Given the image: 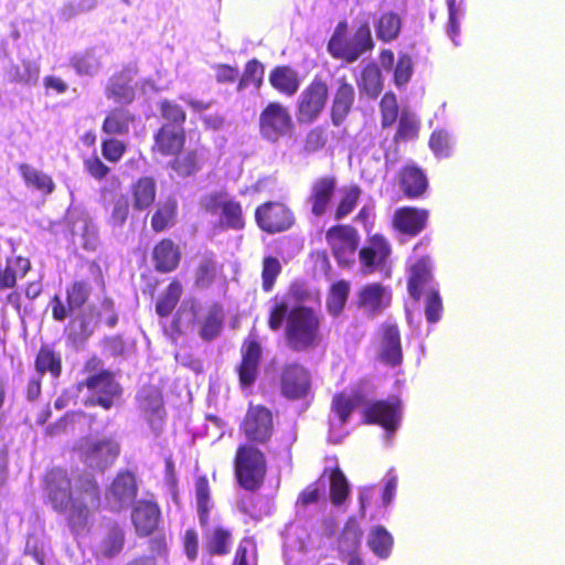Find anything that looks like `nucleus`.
<instances>
[{
  "instance_id": "nucleus-1",
  "label": "nucleus",
  "mask_w": 565,
  "mask_h": 565,
  "mask_svg": "<svg viewBox=\"0 0 565 565\" xmlns=\"http://www.w3.org/2000/svg\"><path fill=\"white\" fill-rule=\"evenodd\" d=\"M43 482L46 503L65 515L72 532L83 531L92 516V507L100 501V487L95 477L89 473L71 477L66 470L53 468L46 471Z\"/></svg>"
},
{
  "instance_id": "nucleus-2",
  "label": "nucleus",
  "mask_w": 565,
  "mask_h": 565,
  "mask_svg": "<svg viewBox=\"0 0 565 565\" xmlns=\"http://www.w3.org/2000/svg\"><path fill=\"white\" fill-rule=\"evenodd\" d=\"M267 326L270 331L284 330L286 347L295 353L315 350L323 341L322 316L312 307L295 306L277 296L268 309Z\"/></svg>"
},
{
  "instance_id": "nucleus-3",
  "label": "nucleus",
  "mask_w": 565,
  "mask_h": 565,
  "mask_svg": "<svg viewBox=\"0 0 565 565\" xmlns=\"http://www.w3.org/2000/svg\"><path fill=\"white\" fill-rule=\"evenodd\" d=\"M83 372L88 375L77 387L86 388L92 394L84 404L109 411L122 395V387L116 381L114 372L103 369V361L96 355L86 360Z\"/></svg>"
},
{
  "instance_id": "nucleus-4",
  "label": "nucleus",
  "mask_w": 565,
  "mask_h": 565,
  "mask_svg": "<svg viewBox=\"0 0 565 565\" xmlns=\"http://www.w3.org/2000/svg\"><path fill=\"white\" fill-rule=\"evenodd\" d=\"M371 28L367 22L361 23L352 35L349 34L347 20L338 22L331 38L328 41V53L335 60L351 64L363 54L374 49Z\"/></svg>"
},
{
  "instance_id": "nucleus-5",
  "label": "nucleus",
  "mask_w": 565,
  "mask_h": 565,
  "mask_svg": "<svg viewBox=\"0 0 565 565\" xmlns=\"http://www.w3.org/2000/svg\"><path fill=\"white\" fill-rule=\"evenodd\" d=\"M233 469L237 484L248 492H256L266 480V455L255 445L239 444L233 458Z\"/></svg>"
},
{
  "instance_id": "nucleus-6",
  "label": "nucleus",
  "mask_w": 565,
  "mask_h": 565,
  "mask_svg": "<svg viewBox=\"0 0 565 565\" xmlns=\"http://www.w3.org/2000/svg\"><path fill=\"white\" fill-rule=\"evenodd\" d=\"M201 206L206 213L218 216L217 225L222 230L243 231L246 226L242 203L225 191L204 195Z\"/></svg>"
},
{
  "instance_id": "nucleus-7",
  "label": "nucleus",
  "mask_w": 565,
  "mask_h": 565,
  "mask_svg": "<svg viewBox=\"0 0 565 565\" xmlns=\"http://www.w3.org/2000/svg\"><path fill=\"white\" fill-rule=\"evenodd\" d=\"M295 122L287 106L278 100L266 104L259 113L258 131L263 140L277 143L294 132Z\"/></svg>"
},
{
  "instance_id": "nucleus-8",
  "label": "nucleus",
  "mask_w": 565,
  "mask_h": 565,
  "mask_svg": "<svg viewBox=\"0 0 565 565\" xmlns=\"http://www.w3.org/2000/svg\"><path fill=\"white\" fill-rule=\"evenodd\" d=\"M239 431L246 439L244 444L266 447L275 431L273 412L264 405L249 403L239 424Z\"/></svg>"
},
{
  "instance_id": "nucleus-9",
  "label": "nucleus",
  "mask_w": 565,
  "mask_h": 565,
  "mask_svg": "<svg viewBox=\"0 0 565 565\" xmlns=\"http://www.w3.org/2000/svg\"><path fill=\"white\" fill-rule=\"evenodd\" d=\"M254 217L259 231L269 235L288 232L296 224L294 210L280 200H268L258 204Z\"/></svg>"
},
{
  "instance_id": "nucleus-10",
  "label": "nucleus",
  "mask_w": 565,
  "mask_h": 565,
  "mask_svg": "<svg viewBox=\"0 0 565 565\" xmlns=\"http://www.w3.org/2000/svg\"><path fill=\"white\" fill-rule=\"evenodd\" d=\"M329 99V86L319 76L302 89L296 105L297 120L301 125L315 122L323 113Z\"/></svg>"
},
{
  "instance_id": "nucleus-11",
  "label": "nucleus",
  "mask_w": 565,
  "mask_h": 565,
  "mask_svg": "<svg viewBox=\"0 0 565 565\" xmlns=\"http://www.w3.org/2000/svg\"><path fill=\"white\" fill-rule=\"evenodd\" d=\"M332 256L341 267H351L360 243L358 231L349 224H335L326 232Z\"/></svg>"
},
{
  "instance_id": "nucleus-12",
  "label": "nucleus",
  "mask_w": 565,
  "mask_h": 565,
  "mask_svg": "<svg viewBox=\"0 0 565 565\" xmlns=\"http://www.w3.org/2000/svg\"><path fill=\"white\" fill-rule=\"evenodd\" d=\"M403 414V403L396 395L386 399H377L369 403L363 412V423L369 425H379L386 431L392 433L401 424Z\"/></svg>"
},
{
  "instance_id": "nucleus-13",
  "label": "nucleus",
  "mask_w": 565,
  "mask_h": 565,
  "mask_svg": "<svg viewBox=\"0 0 565 565\" xmlns=\"http://www.w3.org/2000/svg\"><path fill=\"white\" fill-rule=\"evenodd\" d=\"M81 460L92 470L105 471L120 454V445L111 439H86L78 446Z\"/></svg>"
},
{
  "instance_id": "nucleus-14",
  "label": "nucleus",
  "mask_w": 565,
  "mask_h": 565,
  "mask_svg": "<svg viewBox=\"0 0 565 565\" xmlns=\"http://www.w3.org/2000/svg\"><path fill=\"white\" fill-rule=\"evenodd\" d=\"M338 192V178L334 174H322L312 180L306 203L311 215L321 217L326 215L333 205Z\"/></svg>"
},
{
  "instance_id": "nucleus-15",
  "label": "nucleus",
  "mask_w": 565,
  "mask_h": 565,
  "mask_svg": "<svg viewBox=\"0 0 565 565\" xmlns=\"http://www.w3.org/2000/svg\"><path fill=\"white\" fill-rule=\"evenodd\" d=\"M241 355L237 375L241 387L245 390L252 387L256 382L263 355L262 344L254 330L244 339Z\"/></svg>"
},
{
  "instance_id": "nucleus-16",
  "label": "nucleus",
  "mask_w": 565,
  "mask_h": 565,
  "mask_svg": "<svg viewBox=\"0 0 565 565\" xmlns=\"http://www.w3.org/2000/svg\"><path fill=\"white\" fill-rule=\"evenodd\" d=\"M279 386L281 395L287 399L306 398L311 390V374L299 362L286 363L280 371Z\"/></svg>"
},
{
  "instance_id": "nucleus-17",
  "label": "nucleus",
  "mask_w": 565,
  "mask_h": 565,
  "mask_svg": "<svg viewBox=\"0 0 565 565\" xmlns=\"http://www.w3.org/2000/svg\"><path fill=\"white\" fill-rule=\"evenodd\" d=\"M186 134L184 127L162 124L154 132L151 153L161 158H172L184 150Z\"/></svg>"
},
{
  "instance_id": "nucleus-18",
  "label": "nucleus",
  "mask_w": 565,
  "mask_h": 565,
  "mask_svg": "<svg viewBox=\"0 0 565 565\" xmlns=\"http://www.w3.org/2000/svg\"><path fill=\"white\" fill-rule=\"evenodd\" d=\"M136 402L149 424L159 429L166 417L163 394L160 387L152 384L143 385L136 395Z\"/></svg>"
},
{
  "instance_id": "nucleus-19",
  "label": "nucleus",
  "mask_w": 565,
  "mask_h": 565,
  "mask_svg": "<svg viewBox=\"0 0 565 565\" xmlns=\"http://www.w3.org/2000/svg\"><path fill=\"white\" fill-rule=\"evenodd\" d=\"M138 494L136 476L129 470H120L113 479L107 500L116 510H121L132 503Z\"/></svg>"
},
{
  "instance_id": "nucleus-20",
  "label": "nucleus",
  "mask_w": 565,
  "mask_h": 565,
  "mask_svg": "<svg viewBox=\"0 0 565 565\" xmlns=\"http://www.w3.org/2000/svg\"><path fill=\"white\" fill-rule=\"evenodd\" d=\"M392 252L388 241L382 234L367 238V244L359 250L361 270L364 275L373 274L384 266Z\"/></svg>"
},
{
  "instance_id": "nucleus-21",
  "label": "nucleus",
  "mask_w": 565,
  "mask_h": 565,
  "mask_svg": "<svg viewBox=\"0 0 565 565\" xmlns=\"http://www.w3.org/2000/svg\"><path fill=\"white\" fill-rule=\"evenodd\" d=\"M429 212L426 209L402 206L395 210L392 227L404 235L415 237L427 226Z\"/></svg>"
},
{
  "instance_id": "nucleus-22",
  "label": "nucleus",
  "mask_w": 565,
  "mask_h": 565,
  "mask_svg": "<svg viewBox=\"0 0 565 565\" xmlns=\"http://www.w3.org/2000/svg\"><path fill=\"white\" fill-rule=\"evenodd\" d=\"M161 510L152 500H139L131 511V522L139 537L152 535L159 527Z\"/></svg>"
},
{
  "instance_id": "nucleus-23",
  "label": "nucleus",
  "mask_w": 565,
  "mask_h": 565,
  "mask_svg": "<svg viewBox=\"0 0 565 565\" xmlns=\"http://www.w3.org/2000/svg\"><path fill=\"white\" fill-rule=\"evenodd\" d=\"M205 159L200 149H190L173 156L168 162L170 177L179 180L195 178L203 169Z\"/></svg>"
},
{
  "instance_id": "nucleus-24",
  "label": "nucleus",
  "mask_w": 565,
  "mask_h": 565,
  "mask_svg": "<svg viewBox=\"0 0 565 565\" xmlns=\"http://www.w3.org/2000/svg\"><path fill=\"white\" fill-rule=\"evenodd\" d=\"M434 280L431 260L428 256L418 258L411 267L407 278V291L413 300L419 301Z\"/></svg>"
},
{
  "instance_id": "nucleus-25",
  "label": "nucleus",
  "mask_w": 565,
  "mask_h": 565,
  "mask_svg": "<svg viewBox=\"0 0 565 565\" xmlns=\"http://www.w3.org/2000/svg\"><path fill=\"white\" fill-rule=\"evenodd\" d=\"M379 359L396 367L403 362L401 333L396 324H384L381 332Z\"/></svg>"
},
{
  "instance_id": "nucleus-26",
  "label": "nucleus",
  "mask_w": 565,
  "mask_h": 565,
  "mask_svg": "<svg viewBox=\"0 0 565 565\" xmlns=\"http://www.w3.org/2000/svg\"><path fill=\"white\" fill-rule=\"evenodd\" d=\"M398 181L403 194L409 200L424 196L428 189L426 173L414 163H408L401 168Z\"/></svg>"
},
{
  "instance_id": "nucleus-27",
  "label": "nucleus",
  "mask_w": 565,
  "mask_h": 565,
  "mask_svg": "<svg viewBox=\"0 0 565 565\" xmlns=\"http://www.w3.org/2000/svg\"><path fill=\"white\" fill-rule=\"evenodd\" d=\"M180 247L169 237L160 239L152 249L154 269L161 274L174 271L181 262Z\"/></svg>"
},
{
  "instance_id": "nucleus-28",
  "label": "nucleus",
  "mask_w": 565,
  "mask_h": 565,
  "mask_svg": "<svg viewBox=\"0 0 565 565\" xmlns=\"http://www.w3.org/2000/svg\"><path fill=\"white\" fill-rule=\"evenodd\" d=\"M355 99L352 84L343 76L338 79L331 105V120L334 126L341 125L350 114Z\"/></svg>"
},
{
  "instance_id": "nucleus-29",
  "label": "nucleus",
  "mask_w": 565,
  "mask_h": 565,
  "mask_svg": "<svg viewBox=\"0 0 565 565\" xmlns=\"http://www.w3.org/2000/svg\"><path fill=\"white\" fill-rule=\"evenodd\" d=\"M268 82L278 94L292 97L300 88V77L298 72L287 64L276 65L268 75Z\"/></svg>"
},
{
  "instance_id": "nucleus-30",
  "label": "nucleus",
  "mask_w": 565,
  "mask_h": 565,
  "mask_svg": "<svg viewBox=\"0 0 565 565\" xmlns=\"http://www.w3.org/2000/svg\"><path fill=\"white\" fill-rule=\"evenodd\" d=\"M136 122V115L128 108L118 106L106 111L102 131L107 136H126Z\"/></svg>"
},
{
  "instance_id": "nucleus-31",
  "label": "nucleus",
  "mask_w": 565,
  "mask_h": 565,
  "mask_svg": "<svg viewBox=\"0 0 565 565\" xmlns=\"http://www.w3.org/2000/svg\"><path fill=\"white\" fill-rule=\"evenodd\" d=\"M107 99L118 105H130L136 99V89L132 78L126 72L114 74L105 88Z\"/></svg>"
},
{
  "instance_id": "nucleus-32",
  "label": "nucleus",
  "mask_w": 565,
  "mask_h": 565,
  "mask_svg": "<svg viewBox=\"0 0 565 565\" xmlns=\"http://www.w3.org/2000/svg\"><path fill=\"white\" fill-rule=\"evenodd\" d=\"M132 207L136 211L149 209L157 198V182L151 175L138 178L130 186Z\"/></svg>"
},
{
  "instance_id": "nucleus-33",
  "label": "nucleus",
  "mask_w": 565,
  "mask_h": 565,
  "mask_svg": "<svg viewBox=\"0 0 565 565\" xmlns=\"http://www.w3.org/2000/svg\"><path fill=\"white\" fill-rule=\"evenodd\" d=\"M177 218L178 202L174 198L169 196L166 200L157 203L150 218L151 230L154 233L164 232L174 226Z\"/></svg>"
},
{
  "instance_id": "nucleus-34",
  "label": "nucleus",
  "mask_w": 565,
  "mask_h": 565,
  "mask_svg": "<svg viewBox=\"0 0 565 565\" xmlns=\"http://www.w3.org/2000/svg\"><path fill=\"white\" fill-rule=\"evenodd\" d=\"M224 326V311L220 303L213 302L200 320L199 335L205 342L215 340Z\"/></svg>"
},
{
  "instance_id": "nucleus-35",
  "label": "nucleus",
  "mask_w": 565,
  "mask_h": 565,
  "mask_svg": "<svg viewBox=\"0 0 565 565\" xmlns=\"http://www.w3.org/2000/svg\"><path fill=\"white\" fill-rule=\"evenodd\" d=\"M34 369L41 377L49 373L53 379H58L63 371L61 353L49 344L41 345L34 360Z\"/></svg>"
},
{
  "instance_id": "nucleus-36",
  "label": "nucleus",
  "mask_w": 565,
  "mask_h": 565,
  "mask_svg": "<svg viewBox=\"0 0 565 565\" xmlns=\"http://www.w3.org/2000/svg\"><path fill=\"white\" fill-rule=\"evenodd\" d=\"M194 489L199 523L202 529H206L210 525V513L213 508V501L210 482L205 475L198 476L194 479Z\"/></svg>"
},
{
  "instance_id": "nucleus-37",
  "label": "nucleus",
  "mask_w": 565,
  "mask_h": 565,
  "mask_svg": "<svg viewBox=\"0 0 565 565\" xmlns=\"http://www.w3.org/2000/svg\"><path fill=\"white\" fill-rule=\"evenodd\" d=\"M232 542V532L217 525L204 535V550L210 556H225L231 551Z\"/></svg>"
},
{
  "instance_id": "nucleus-38",
  "label": "nucleus",
  "mask_w": 565,
  "mask_h": 565,
  "mask_svg": "<svg viewBox=\"0 0 565 565\" xmlns=\"http://www.w3.org/2000/svg\"><path fill=\"white\" fill-rule=\"evenodd\" d=\"M18 170L28 188L36 190L43 195H50L54 191L55 183L51 175L29 163H20Z\"/></svg>"
},
{
  "instance_id": "nucleus-39",
  "label": "nucleus",
  "mask_w": 565,
  "mask_h": 565,
  "mask_svg": "<svg viewBox=\"0 0 565 565\" xmlns=\"http://www.w3.org/2000/svg\"><path fill=\"white\" fill-rule=\"evenodd\" d=\"M328 475L330 481V500L335 507L342 505L349 498L350 484L339 466L326 468L322 476Z\"/></svg>"
},
{
  "instance_id": "nucleus-40",
  "label": "nucleus",
  "mask_w": 565,
  "mask_h": 565,
  "mask_svg": "<svg viewBox=\"0 0 565 565\" xmlns=\"http://www.w3.org/2000/svg\"><path fill=\"white\" fill-rule=\"evenodd\" d=\"M351 286L348 280L334 281L327 294L326 307L330 316L339 317L345 308L350 296Z\"/></svg>"
},
{
  "instance_id": "nucleus-41",
  "label": "nucleus",
  "mask_w": 565,
  "mask_h": 565,
  "mask_svg": "<svg viewBox=\"0 0 565 565\" xmlns=\"http://www.w3.org/2000/svg\"><path fill=\"white\" fill-rule=\"evenodd\" d=\"M362 189L358 184L344 185L340 189V198L333 211V218L340 221L350 215L358 206Z\"/></svg>"
},
{
  "instance_id": "nucleus-42",
  "label": "nucleus",
  "mask_w": 565,
  "mask_h": 565,
  "mask_svg": "<svg viewBox=\"0 0 565 565\" xmlns=\"http://www.w3.org/2000/svg\"><path fill=\"white\" fill-rule=\"evenodd\" d=\"M30 267L28 258L14 257L7 259L4 267L0 265V290L13 288L18 277L25 276Z\"/></svg>"
},
{
  "instance_id": "nucleus-43",
  "label": "nucleus",
  "mask_w": 565,
  "mask_h": 565,
  "mask_svg": "<svg viewBox=\"0 0 565 565\" xmlns=\"http://www.w3.org/2000/svg\"><path fill=\"white\" fill-rule=\"evenodd\" d=\"M385 288L380 282L363 286L358 294V305L371 312H377L384 307Z\"/></svg>"
},
{
  "instance_id": "nucleus-44",
  "label": "nucleus",
  "mask_w": 565,
  "mask_h": 565,
  "mask_svg": "<svg viewBox=\"0 0 565 565\" xmlns=\"http://www.w3.org/2000/svg\"><path fill=\"white\" fill-rule=\"evenodd\" d=\"M183 288L178 279H172L157 301L156 312L161 318L169 317L178 306Z\"/></svg>"
},
{
  "instance_id": "nucleus-45",
  "label": "nucleus",
  "mask_w": 565,
  "mask_h": 565,
  "mask_svg": "<svg viewBox=\"0 0 565 565\" xmlns=\"http://www.w3.org/2000/svg\"><path fill=\"white\" fill-rule=\"evenodd\" d=\"M361 92L375 98L383 89V78L379 66L375 63L366 64L361 72V78L358 81Z\"/></svg>"
},
{
  "instance_id": "nucleus-46",
  "label": "nucleus",
  "mask_w": 565,
  "mask_h": 565,
  "mask_svg": "<svg viewBox=\"0 0 565 565\" xmlns=\"http://www.w3.org/2000/svg\"><path fill=\"white\" fill-rule=\"evenodd\" d=\"M125 545V532L121 526L113 522L107 526L105 536L100 542V553L107 558L118 555Z\"/></svg>"
},
{
  "instance_id": "nucleus-47",
  "label": "nucleus",
  "mask_w": 565,
  "mask_h": 565,
  "mask_svg": "<svg viewBox=\"0 0 565 565\" xmlns=\"http://www.w3.org/2000/svg\"><path fill=\"white\" fill-rule=\"evenodd\" d=\"M401 29L402 19L395 12L383 13L375 24L376 36L384 43H388L397 39Z\"/></svg>"
},
{
  "instance_id": "nucleus-48",
  "label": "nucleus",
  "mask_w": 565,
  "mask_h": 565,
  "mask_svg": "<svg viewBox=\"0 0 565 565\" xmlns=\"http://www.w3.org/2000/svg\"><path fill=\"white\" fill-rule=\"evenodd\" d=\"M362 403V395L359 392L347 394L340 392L332 397V411L342 424L347 423L352 412Z\"/></svg>"
},
{
  "instance_id": "nucleus-49",
  "label": "nucleus",
  "mask_w": 565,
  "mask_h": 565,
  "mask_svg": "<svg viewBox=\"0 0 565 565\" xmlns=\"http://www.w3.org/2000/svg\"><path fill=\"white\" fill-rule=\"evenodd\" d=\"M265 67L257 58H250L246 62L242 76L238 78L237 90L242 92L248 86L259 89L264 83Z\"/></svg>"
},
{
  "instance_id": "nucleus-50",
  "label": "nucleus",
  "mask_w": 565,
  "mask_h": 565,
  "mask_svg": "<svg viewBox=\"0 0 565 565\" xmlns=\"http://www.w3.org/2000/svg\"><path fill=\"white\" fill-rule=\"evenodd\" d=\"M160 116L166 120L164 124H171L173 127H183L186 121V113L177 102L172 99H161L158 103Z\"/></svg>"
},
{
  "instance_id": "nucleus-51",
  "label": "nucleus",
  "mask_w": 565,
  "mask_h": 565,
  "mask_svg": "<svg viewBox=\"0 0 565 565\" xmlns=\"http://www.w3.org/2000/svg\"><path fill=\"white\" fill-rule=\"evenodd\" d=\"M90 286L87 281H73L66 289V303L71 312L81 309L88 300Z\"/></svg>"
},
{
  "instance_id": "nucleus-52",
  "label": "nucleus",
  "mask_w": 565,
  "mask_h": 565,
  "mask_svg": "<svg viewBox=\"0 0 565 565\" xmlns=\"http://www.w3.org/2000/svg\"><path fill=\"white\" fill-rule=\"evenodd\" d=\"M369 546L375 555L385 558L392 551L393 537L383 526L379 525L370 534Z\"/></svg>"
},
{
  "instance_id": "nucleus-53",
  "label": "nucleus",
  "mask_w": 565,
  "mask_h": 565,
  "mask_svg": "<svg viewBox=\"0 0 565 565\" xmlns=\"http://www.w3.org/2000/svg\"><path fill=\"white\" fill-rule=\"evenodd\" d=\"M194 284L199 288H206L216 277V262L212 254L204 256L195 268Z\"/></svg>"
},
{
  "instance_id": "nucleus-54",
  "label": "nucleus",
  "mask_w": 565,
  "mask_h": 565,
  "mask_svg": "<svg viewBox=\"0 0 565 565\" xmlns=\"http://www.w3.org/2000/svg\"><path fill=\"white\" fill-rule=\"evenodd\" d=\"M420 122L416 119L415 115L408 110H403L399 119L395 140L408 141L417 138Z\"/></svg>"
},
{
  "instance_id": "nucleus-55",
  "label": "nucleus",
  "mask_w": 565,
  "mask_h": 565,
  "mask_svg": "<svg viewBox=\"0 0 565 565\" xmlns=\"http://www.w3.org/2000/svg\"><path fill=\"white\" fill-rule=\"evenodd\" d=\"M281 270L282 267L277 257L271 255L264 257L262 265V288L265 292L273 290Z\"/></svg>"
},
{
  "instance_id": "nucleus-56",
  "label": "nucleus",
  "mask_w": 565,
  "mask_h": 565,
  "mask_svg": "<svg viewBox=\"0 0 565 565\" xmlns=\"http://www.w3.org/2000/svg\"><path fill=\"white\" fill-rule=\"evenodd\" d=\"M39 76V67L30 61H22L21 65L12 64L8 70L11 82L29 84L35 82Z\"/></svg>"
},
{
  "instance_id": "nucleus-57",
  "label": "nucleus",
  "mask_w": 565,
  "mask_h": 565,
  "mask_svg": "<svg viewBox=\"0 0 565 565\" xmlns=\"http://www.w3.org/2000/svg\"><path fill=\"white\" fill-rule=\"evenodd\" d=\"M381 126L390 128L398 118V104L394 93L386 92L380 102Z\"/></svg>"
},
{
  "instance_id": "nucleus-58",
  "label": "nucleus",
  "mask_w": 565,
  "mask_h": 565,
  "mask_svg": "<svg viewBox=\"0 0 565 565\" xmlns=\"http://www.w3.org/2000/svg\"><path fill=\"white\" fill-rule=\"evenodd\" d=\"M425 316L429 323H436L440 320L444 306L437 288H429L425 292Z\"/></svg>"
},
{
  "instance_id": "nucleus-59",
  "label": "nucleus",
  "mask_w": 565,
  "mask_h": 565,
  "mask_svg": "<svg viewBox=\"0 0 565 565\" xmlns=\"http://www.w3.org/2000/svg\"><path fill=\"white\" fill-rule=\"evenodd\" d=\"M103 157L111 163H117L121 160L127 151V145L125 141L109 136L102 141L100 145Z\"/></svg>"
},
{
  "instance_id": "nucleus-60",
  "label": "nucleus",
  "mask_w": 565,
  "mask_h": 565,
  "mask_svg": "<svg viewBox=\"0 0 565 565\" xmlns=\"http://www.w3.org/2000/svg\"><path fill=\"white\" fill-rule=\"evenodd\" d=\"M413 60L408 54H399L394 67V84L397 87L405 86L413 75Z\"/></svg>"
},
{
  "instance_id": "nucleus-61",
  "label": "nucleus",
  "mask_w": 565,
  "mask_h": 565,
  "mask_svg": "<svg viewBox=\"0 0 565 565\" xmlns=\"http://www.w3.org/2000/svg\"><path fill=\"white\" fill-rule=\"evenodd\" d=\"M71 65L78 75H93L98 67V61L90 53L75 54Z\"/></svg>"
},
{
  "instance_id": "nucleus-62",
  "label": "nucleus",
  "mask_w": 565,
  "mask_h": 565,
  "mask_svg": "<svg viewBox=\"0 0 565 565\" xmlns=\"http://www.w3.org/2000/svg\"><path fill=\"white\" fill-rule=\"evenodd\" d=\"M84 168L86 172L95 180H104L110 172V168L94 153L84 160Z\"/></svg>"
},
{
  "instance_id": "nucleus-63",
  "label": "nucleus",
  "mask_w": 565,
  "mask_h": 565,
  "mask_svg": "<svg viewBox=\"0 0 565 565\" xmlns=\"http://www.w3.org/2000/svg\"><path fill=\"white\" fill-rule=\"evenodd\" d=\"M448 10V22L446 24V32L454 44L458 45V36L460 34V25L458 20V8L456 0H446Z\"/></svg>"
},
{
  "instance_id": "nucleus-64",
  "label": "nucleus",
  "mask_w": 565,
  "mask_h": 565,
  "mask_svg": "<svg viewBox=\"0 0 565 565\" xmlns=\"http://www.w3.org/2000/svg\"><path fill=\"white\" fill-rule=\"evenodd\" d=\"M215 79L218 84H233L239 78V70L236 66L221 63L214 66Z\"/></svg>"
}]
</instances>
